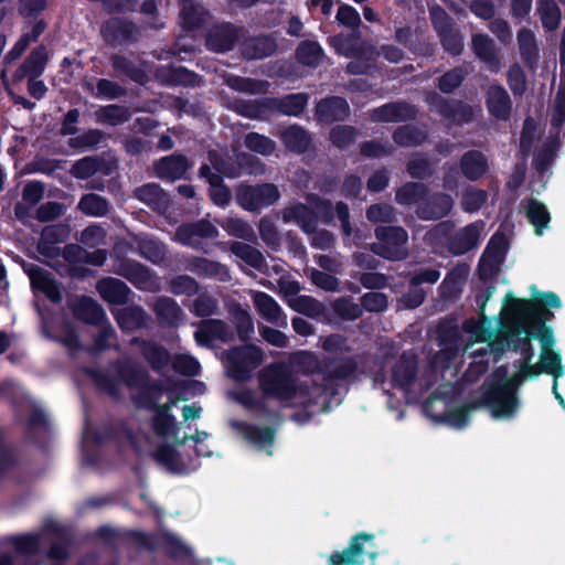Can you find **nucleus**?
I'll return each mask as SVG.
<instances>
[{"instance_id":"nucleus-1","label":"nucleus","mask_w":565,"mask_h":565,"mask_svg":"<svg viewBox=\"0 0 565 565\" xmlns=\"http://www.w3.org/2000/svg\"><path fill=\"white\" fill-rule=\"evenodd\" d=\"M561 307L562 301L553 291L539 292L531 299L515 298L512 294L504 298L505 315L515 322L518 333L539 340L542 351L553 350L554 334L546 323L554 318L551 308Z\"/></svg>"},{"instance_id":"nucleus-2","label":"nucleus","mask_w":565,"mask_h":565,"mask_svg":"<svg viewBox=\"0 0 565 565\" xmlns=\"http://www.w3.org/2000/svg\"><path fill=\"white\" fill-rule=\"evenodd\" d=\"M296 363L302 370H316L323 377V384H313L309 391L306 406L319 405L320 411L328 412L332 398L339 393L337 382L352 380L359 373L354 355H327L319 360L313 353L301 351L296 355Z\"/></svg>"},{"instance_id":"nucleus-3","label":"nucleus","mask_w":565,"mask_h":565,"mask_svg":"<svg viewBox=\"0 0 565 565\" xmlns=\"http://www.w3.org/2000/svg\"><path fill=\"white\" fill-rule=\"evenodd\" d=\"M111 366L116 374L115 377L103 370L86 369V373L98 390L107 393L113 398H119V383H122L129 390H134V386L147 388L160 399L163 392L162 385L157 381H151L149 372L139 363L131 360H116L111 363Z\"/></svg>"},{"instance_id":"nucleus-4","label":"nucleus","mask_w":565,"mask_h":565,"mask_svg":"<svg viewBox=\"0 0 565 565\" xmlns=\"http://www.w3.org/2000/svg\"><path fill=\"white\" fill-rule=\"evenodd\" d=\"M310 206L297 202L282 210V221L285 223L295 222L306 234L316 232L319 218L326 225H330L334 220V206L328 199L311 193L307 196Z\"/></svg>"},{"instance_id":"nucleus-5","label":"nucleus","mask_w":565,"mask_h":565,"mask_svg":"<svg viewBox=\"0 0 565 565\" xmlns=\"http://www.w3.org/2000/svg\"><path fill=\"white\" fill-rule=\"evenodd\" d=\"M258 385L266 398L279 402L294 399L298 392L297 379L285 362H273L258 374Z\"/></svg>"},{"instance_id":"nucleus-6","label":"nucleus","mask_w":565,"mask_h":565,"mask_svg":"<svg viewBox=\"0 0 565 565\" xmlns=\"http://www.w3.org/2000/svg\"><path fill=\"white\" fill-rule=\"evenodd\" d=\"M227 374L235 382H247L263 363V350L252 343L235 345L225 353Z\"/></svg>"},{"instance_id":"nucleus-7","label":"nucleus","mask_w":565,"mask_h":565,"mask_svg":"<svg viewBox=\"0 0 565 565\" xmlns=\"http://www.w3.org/2000/svg\"><path fill=\"white\" fill-rule=\"evenodd\" d=\"M476 399L463 404L454 409H446V399L437 392H433L423 404V409L436 423L447 424L454 428H465L470 419V412L478 409L475 407Z\"/></svg>"},{"instance_id":"nucleus-8","label":"nucleus","mask_w":565,"mask_h":565,"mask_svg":"<svg viewBox=\"0 0 565 565\" xmlns=\"http://www.w3.org/2000/svg\"><path fill=\"white\" fill-rule=\"evenodd\" d=\"M374 234L379 239L371 246L375 255L387 260H403L408 256V234L402 226H377Z\"/></svg>"},{"instance_id":"nucleus-9","label":"nucleus","mask_w":565,"mask_h":565,"mask_svg":"<svg viewBox=\"0 0 565 565\" xmlns=\"http://www.w3.org/2000/svg\"><path fill=\"white\" fill-rule=\"evenodd\" d=\"M235 199L243 210L259 212L263 207L274 205L280 199V192L274 183H242L236 186Z\"/></svg>"},{"instance_id":"nucleus-10","label":"nucleus","mask_w":565,"mask_h":565,"mask_svg":"<svg viewBox=\"0 0 565 565\" xmlns=\"http://www.w3.org/2000/svg\"><path fill=\"white\" fill-rule=\"evenodd\" d=\"M520 405L518 394L504 391L495 383H491L476 399L475 407H486L493 418H512Z\"/></svg>"},{"instance_id":"nucleus-11","label":"nucleus","mask_w":565,"mask_h":565,"mask_svg":"<svg viewBox=\"0 0 565 565\" xmlns=\"http://www.w3.org/2000/svg\"><path fill=\"white\" fill-rule=\"evenodd\" d=\"M425 102L446 120L468 124L473 119L472 107L462 100H450L436 92H429L425 96Z\"/></svg>"},{"instance_id":"nucleus-12","label":"nucleus","mask_w":565,"mask_h":565,"mask_svg":"<svg viewBox=\"0 0 565 565\" xmlns=\"http://www.w3.org/2000/svg\"><path fill=\"white\" fill-rule=\"evenodd\" d=\"M418 374V355L408 350L403 351L391 370V385L408 392L415 384Z\"/></svg>"},{"instance_id":"nucleus-13","label":"nucleus","mask_w":565,"mask_h":565,"mask_svg":"<svg viewBox=\"0 0 565 565\" xmlns=\"http://www.w3.org/2000/svg\"><path fill=\"white\" fill-rule=\"evenodd\" d=\"M455 205L452 196L441 191L431 192L428 189L423 202H420L415 213L422 221H439L450 214Z\"/></svg>"},{"instance_id":"nucleus-14","label":"nucleus","mask_w":565,"mask_h":565,"mask_svg":"<svg viewBox=\"0 0 565 565\" xmlns=\"http://www.w3.org/2000/svg\"><path fill=\"white\" fill-rule=\"evenodd\" d=\"M100 33L107 44L118 46L137 42L140 32L131 20L117 17L105 21Z\"/></svg>"},{"instance_id":"nucleus-15","label":"nucleus","mask_w":565,"mask_h":565,"mask_svg":"<svg viewBox=\"0 0 565 565\" xmlns=\"http://www.w3.org/2000/svg\"><path fill=\"white\" fill-rule=\"evenodd\" d=\"M23 270L30 278L32 289L43 292L53 303L63 300L61 286L50 271L31 263L23 264Z\"/></svg>"},{"instance_id":"nucleus-16","label":"nucleus","mask_w":565,"mask_h":565,"mask_svg":"<svg viewBox=\"0 0 565 565\" xmlns=\"http://www.w3.org/2000/svg\"><path fill=\"white\" fill-rule=\"evenodd\" d=\"M374 539L375 535L372 533H358L351 539L348 547L330 555L329 565H362L364 556L367 554L365 544L373 542Z\"/></svg>"},{"instance_id":"nucleus-17","label":"nucleus","mask_w":565,"mask_h":565,"mask_svg":"<svg viewBox=\"0 0 565 565\" xmlns=\"http://www.w3.org/2000/svg\"><path fill=\"white\" fill-rule=\"evenodd\" d=\"M349 115V103L341 96H327L321 98L315 108L316 119L318 122L326 125L344 121Z\"/></svg>"},{"instance_id":"nucleus-18","label":"nucleus","mask_w":565,"mask_h":565,"mask_svg":"<svg viewBox=\"0 0 565 565\" xmlns=\"http://www.w3.org/2000/svg\"><path fill=\"white\" fill-rule=\"evenodd\" d=\"M238 38V29L230 22H224L213 25L207 31L205 46L210 51L225 53L234 49Z\"/></svg>"},{"instance_id":"nucleus-19","label":"nucleus","mask_w":565,"mask_h":565,"mask_svg":"<svg viewBox=\"0 0 565 565\" xmlns=\"http://www.w3.org/2000/svg\"><path fill=\"white\" fill-rule=\"evenodd\" d=\"M486 107L497 120H508L512 113V99L501 84H491L486 92Z\"/></svg>"},{"instance_id":"nucleus-20","label":"nucleus","mask_w":565,"mask_h":565,"mask_svg":"<svg viewBox=\"0 0 565 565\" xmlns=\"http://www.w3.org/2000/svg\"><path fill=\"white\" fill-rule=\"evenodd\" d=\"M186 269L201 278L215 279L226 282L231 279L230 269L226 265L201 256H192L188 259Z\"/></svg>"},{"instance_id":"nucleus-21","label":"nucleus","mask_w":565,"mask_h":565,"mask_svg":"<svg viewBox=\"0 0 565 565\" xmlns=\"http://www.w3.org/2000/svg\"><path fill=\"white\" fill-rule=\"evenodd\" d=\"M199 177L210 184L209 198L218 207L227 206L232 201L231 189L224 183L223 177L212 172L207 163L199 169Z\"/></svg>"},{"instance_id":"nucleus-22","label":"nucleus","mask_w":565,"mask_h":565,"mask_svg":"<svg viewBox=\"0 0 565 565\" xmlns=\"http://www.w3.org/2000/svg\"><path fill=\"white\" fill-rule=\"evenodd\" d=\"M207 158L212 167L217 171L216 174L225 175L227 178H235L239 175L241 167L253 166L255 161H258V159L250 153L239 152L236 156V162H234L231 159L224 158L215 150L209 151Z\"/></svg>"},{"instance_id":"nucleus-23","label":"nucleus","mask_w":565,"mask_h":565,"mask_svg":"<svg viewBox=\"0 0 565 565\" xmlns=\"http://www.w3.org/2000/svg\"><path fill=\"white\" fill-rule=\"evenodd\" d=\"M191 163L184 154L162 157L154 163L156 175L161 180L175 181L184 177Z\"/></svg>"},{"instance_id":"nucleus-24","label":"nucleus","mask_w":565,"mask_h":565,"mask_svg":"<svg viewBox=\"0 0 565 565\" xmlns=\"http://www.w3.org/2000/svg\"><path fill=\"white\" fill-rule=\"evenodd\" d=\"M459 168L467 180L477 182L489 172V162L482 151L471 149L461 154Z\"/></svg>"},{"instance_id":"nucleus-25","label":"nucleus","mask_w":565,"mask_h":565,"mask_svg":"<svg viewBox=\"0 0 565 565\" xmlns=\"http://www.w3.org/2000/svg\"><path fill=\"white\" fill-rule=\"evenodd\" d=\"M49 54L45 45L34 47L23 63L14 71L13 79L22 81L24 77H40L47 64Z\"/></svg>"},{"instance_id":"nucleus-26","label":"nucleus","mask_w":565,"mask_h":565,"mask_svg":"<svg viewBox=\"0 0 565 565\" xmlns=\"http://www.w3.org/2000/svg\"><path fill=\"white\" fill-rule=\"evenodd\" d=\"M416 31L408 24L396 26L393 39L411 53L424 57H433L435 55V46L429 41H417Z\"/></svg>"},{"instance_id":"nucleus-27","label":"nucleus","mask_w":565,"mask_h":565,"mask_svg":"<svg viewBox=\"0 0 565 565\" xmlns=\"http://www.w3.org/2000/svg\"><path fill=\"white\" fill-rule=\"evenodd\" d=\"M62 257L68 265L89 264L100 267L107 259V250L98 248L94 252H88L81 245L71 243L62 248Z\"/></svg>"},{"instance_id":"nucleus-28","label":"nucleus","mask_w":565,"mask_h":565,"mask_svg":"<svg viewBox=\"0 0 565 565\" xmlns=\"http://www.w3.org/2000/svg\"><path fill=\"white\" fill-rule=\"evenodd\" d=\"M132 343H138L142 358L154 372L166 369L171 362L170 352L162 344L153 340H139L135 338Z\"/></svg>"},{"instance_id":"nucleus-29","label":"nucleus","mask_w":565,"mask_h":565,"mask_svg":"<svg viewBox=\"0 0 565 565\" xmlns=\"http://www.w3.org/2000/svg\"><path fill=\"white\" fill-rule=\"evenodd\" d=\"M480 241V228L476 223H471L459 230L452 235L447 248L455 256L463 255L476 248Z\"/></svg>"},{"instance_id":"nucleus-30","label":"nucleus","mask_w":565,"mask_h":565,"mask_svg":"<svg viewBox=\"0 0 565 565\" xmlns=\"http://www.w3.org/2000/svg\"><path fill=\"white\" fill-rule=\"evenodd\" d=\"M279 138L286 150L303 154L312 143L311 134L298 124L290 125L279 132Z\"/></svg>"},{"instance_id":"nucleus-31","label":"nucleus","mask_w":565,"mask_h":565,"mask_svg":"<svg viewBox=\"0 0 565 565\" xmlns=\"http://www.w3.org/2000/svg\"><path fill=\"white\" fill-rule=\"evenodd\" d=\"M72 312L74 317L90 326H100L107 322V316L102 307L94 298L83 296L73 307Z\"/></svg>"},{"instance_id":"nucleus-32","label":"nucleus","mask_w":565,"mask_h":565,"mask_svg":"<svg viewBox=\"0 0 565 565\" xmlns=\"http://www.w3.org/2000/svg\"><path fill=\"white\" fill-rule=\"evenodd\" d=\"M96 287L100 297L110 305L122 306L129 301L131 290L118 278L105 277L97 282Z\"/></svg>"},{"instance_id":"nucleus-33","label":"nucleus","mask_w":565,"mask_h":565,"mask_svg":"<svg viewBox=\"0 0 565 565\" xmlns=\"http://www.w3.org/2000/svg\"><path fill=\"white\" fill-rule=\"evenodd\" d=\"M471 49L476 57L487 64L491 71L498 70L500 64L499 53L494 41L488 34H472Z\"/></svg>"},{"instance_id":"nucleus-34","label":"nucleus","mask_w":565,"mask_h":565,"mask_svg":"<svg viewBox=\"0 0 565 565\" xmlns=\"http://www.w3.org/2000/svg\"><path fill=\"white\" fill-rule=\"evenodd\" d=\"M308 95L305 93H291L282 97H266L270 104L271 111L286 116L299 117L308 104Z\"/></svg>"},{"instance_id":"nucleus-35","label":"nucleus","mask_w":565,"mask_h":565,"mask_svg":"<svg viewBox=\"0 0 565 565\" xmlns=\"http://www.w3.org/2000/svg\"><path fill=\"white\" fill-rule=\"evenodd\" d=\"M468 275V265L458 264L452 267L438 287L440 297L444 299H455L459 297Z\"/></svg>"},{"instance_id":"nucleus-36","label":"nucleus","mask_w":565,"mask_h":565,"mask_svg":"<svg viewBox=\"0 0 565 565\" xmlns=\"http://www.w3.org/2000/svg\"><path fill=\"white\" fill-rule=\"evenodd\" d=\"M277 44L269 35H259L246 39L241 44V52L246 60H263L273 55Z\"/></svg>"},{"instance_id":"nucleus-37","label":"nucleus","mask_w":565,"mask_h":565,"mask_svg":"<svg viewBox=\"0 0 565 565\" xmlns=\"http://www.w3.org/2000/svg\"><path fill=\"white\" fill-rule=\"evenodd\" d=\"M115 320L122 332H132L147 328L149 316L141 306H130L119 309Z\"/></svg>"},{"instance_id":"nucleus-38","label":"nucleus","mask_w":565,"mask_h":565,"mask_svg":"<svg viewBox=\"0 0 565 565\" xmlns=\"http://www.w3.org/2000/svg\"><path fill=\"white\" fill-rule=\"evenodd\" d=\"M153 312L161 326L178 327L184 313L178 302L167 296H160L153 303Z\"/></svg>"},{"instance_id":"nucleus-39","label":"nucleus","mask_w":565,"mask_h":565,"mask_svg":"<svg viewBox=\"0 0 565 565\" xmlns=\"http://www.w3.org/2000/svg\"><path fill=\"white\" fill-rule=\"evenodd\" d=\"M360 32L354 30L351 33H338L328 38L330 47L334 50L338 55L353 58L362 55V47L359 43Z\"/></svg>"},{"instance_id":"nucleus-40","label":"nucleus","mask_w":565,"mask_h":565,"mask_svg":"<svg viewBox=\"0 0 565 565\" xmlns=\"http://www.w3.org/2000/svg\"><path fill=\"white\" fill-rule=\"evenodd\" d=\"M159 548L172 561H185L192 556V550L178 535L169 531L159 533Z\"/></svg>"},{"instance_id":"nucleus-41","label":"nucleus","mask_w":565,"mask_h":565,"mask_svg":"<svg viewBox=\"0 0 565 565\" xmlns=\"http://www.w3.org/2000/svg\"><path fill=\"white\" fill-rule=\"evenodd\" d=\"M295 57L300 65L316 68L322 64L326 53L318 41L303 40L298 43Z\"/></svg>"},{"instance_id":"nucleus-42","label":"nucleus","mask_w":565,"mask_h":565,"mask_svg":"<svg viewBox=\"0 0 565 565\" xmlns=\"http://www.w3.org/2000/svg\"><path fill=\"white\" fill-rule=\"evenodd\" d=\"M110 65L116 73L125 75L136 84L145 85L148 82L145 68L125 55L113 54L110 56Z\"/></svg>"},{"instance_id":"nucleus-43","label":"nucleus","mask_w":565,"mask_h":565,"mask_svg":"<svg viewBox=\"0 0 565 565\" xmlns=\"http://www.w3.org/2000/svg\"><path fill=\"white\" fill-rule=\"evenodd\" d=\"M119 274L138 289H146L152 279L151 270L143 264L127 259L120 265Z\"/></svg>"},{"instance_id":"nucleus-44","label":"nucleus","mask_w":565,"mask_h":565,"mask_svg":"<svg viewBox=\"0 0 565 565\" xmlns=\"http://www.w3.org/2000/svg\"><path fill=\"white\" fill-rule=\"evenodd\" d=\"M106 161L99 156H86L76 160L71 169L70 173L77 180H87L92 178L98 171H103L105 174L109 173L108 169H105Z\"/></svg>"},{"instance_id":"nucleus-45","label":"nucleus","mask_w":565,"mask_h":565,"mask_svg":"<svg viewBox=\"0 0 565 565\" xmlns=\"http://www.w3.org/2000/svg\"><path fill=\"white\" fill-rule=\"evenodd\" d=\"M428 185L419 181H407L395 191V201L399 205H418L428 192Z\"/></svg>"},{"instance_id":"nucleus-46","label":"nucleus","mask_w":565,"mask_h":565,"mask_svg":"<svg viewBox=\"0 0 565 565\" xmlns=\"http://www.w3.org/2000/svg\"><path fill=\"white\" fill-rule=\"evenodd\" d=\"M135 198L152 210L166 209L168 204V195L157 183H146L138 186L135 190Z\"/></svg>"},{"instance_id":"nucleus-47","label":"nucleus","mask_w":565,"mask_h":565,"mask_svg":"<svg viewBox=\"0 0 565 565\" xmlns=\"http://www.w3.org/2000/svg\"><path fill=\"white\" fill-rule=\"evenodd\" d=\"M95 118L96 121L102 125H109L116 127L129 121L131 118V113L129 108L126 106L118 104H109L100 106L95 111Z\"/></svg>"},{"instance_id":"nucleus-48","label":"nucleus","mask_w":565,"mask_h":565,"mask_svg":"<svg viewBox=\"0 0 565 565\" xmlns=\"http://www.w3.org/2000/svg\"><path fill=\"white\" fill-rule=\"evenodd\" d=\"M154 460L172 473H184L188 471L180 452L171 445H160L154 454Z\"/></svg>"},{"instance_id":"nucleus-49","label":"nucleus","mask_w":565,"mask_h":565,"mask_svg":"<svg viewBox=\"0 0 565 565\" xmlns=\"http://www.w3.org/2000/svg\"><path fill=\"white\" fill-rule=\"evenodd\" d=\"M154 460L172 473H184L188 471L180 452L171 445H160L154 454Z\"/></svg>"},{"instance_id":"nucleus-50","label":"nucleus","mask_w":565,"mask_h":565,"mask_svg":"<svg viewBox=\"0 0 565 565\" xmlns=\"http://www.w3.org/2000/svg\"><path fill=\"white\" fill-rule=\"evenodd\" d=\"M154 460L172 473H184L188 471L180 452L171 445H160L154 454Z\"/></svg>"},{"instance_id":"nucleus-51","label":"nucleus","mask_w":565,"mask_h":565,"mask_svg":"<svg viewBox=\"0 0 565 565\" xmlns=\"http://www.w3.org/2000/svg\"><path fill=\"white\" fill-rule=\"evenodd\" d=\"M518 44L523 63L533 68L539 58V49L534 33L526 28H521L518 32Z\"/></svg>"},{"instance_id":"nucleus-52","label":"nucleus","mask_w":565,"mask_h":565,"mask_svg":"<svg viewBox=\"0 0 565 565\" xmlns=\"http://www.w3.org/2000/svg\"><path fill=\"white\" fill-rule=\"evenodd\" d=\"M230 250L237 258L257 270H262L263 267L266 266V259L262 252L247 243L232 242Z\"/></svg>"},{"instance_id":"nucleus-53","label":"nucleus","mask_w":565,"mask_h":565,"mask_svg":"<svg viewBox=\"0 0 565 565\" xmlns=\"http://www.w3.org/2000/svg\"><path fill=\"white\" fill-rule=\"evenodd\" d=\"M427 132L414 125L398 126L392 135L394 142L399 147H417L427 140Z\"/></svg>"},{"instance_id":"nucleus-54","label":"nucleus","mask_w":565,"mask_h":565,"mask_svg":"<svg viewBox=\"0 0 565 565\" xmlns=\"http://www.w3.org/2000/svg\"><path fill=\"white\" fill-rule=\"evenodd\" d=\"M209 15L207 10L203 7L190 3L185 4L180 12V24L186 32L201 29Z\"/></svg>"},{"instance_id":"nucleus-55","label":"nucleus","mask_w":565,"mask_h":565,"mask_svg":"<svg viewBox=\"0 0 565 565\" xmlns=\"http://www.w3.org/2000/svg\"><path fill=\"white\" fill-rule=\"evenodd\" d=\"M527 221L534 226L535 234L542 235L551 222V214L544 203L536 199H530L525 207Z\"/></svg>"},{"instance_id":"nucleus-56","label":"nucleus","mask_w":565,"mask_h":565,"mask_svg":"<svg viewBox=\"0 0 565 565\" xmlns=\"http://www.w3.org/2000/svg\"><path fill=\"white\" fill-rule=\"evenodd\" d=\"M469 75L466 66H455L436 79V86L443 94H452L458 89Z\"/></svg>"},{"instance_id":"nucleus-57","label":"nucleus","mask_w":565,"mask_h":565,"mask_svg":"<svg viewBox=\"0 0 565 565\" xmlns=\"http://www.w3.org/2000/svg\"><path fill=\"white\" fill-rule=\"evenodd\" d=\"M406 172L412 179L428 180L435 172V163L430 161L425 154L416 153L406 162Z\"/></svg>"},{"instance_id":"nucleus-58","label":"nucleus","mask_w":565,"mask_h":565,"mask_svg":"<svg viewBox=\"0 0 565 565\" xmlns=\"http://www.w3.org/2000/svg\"><path fill=\"white\" fill-rule=\"evenodd\" d=\"M254 303L259 315L271 323H277L282 309L270 295L259 291L254 296Z\"/></svg>"},{"instance_id":"nucleus-59","label":"nucleus","mask_w":565,"mask_h":565,"mask_svg":"<svg viewBox=\"0 0 565 565\" xmlns=\"http://www.w3.org/2000/svg\"><path fill=\"white\" fill-rule=\"evenodd\" d=\"M178 235L184 239L192 237L214 238L218 235V231L209 220L202 218L194 223L180 225L178 227Z\"/></svg>"},{"instance_id":"nucleus-60","label":"nucleus","mask_w":565,"mask_h":565,"mask_svg":"<svg viewBox=\"0 0 565 565\" xmlns=\"http://www.w3.org/2000/svg\"><path fill=\"white\" fill-rule=\"evenodd\" d=\"M47 24L43 19L38 20L30 32H25L20 36L13 47L9 51L8 55L13 60L20 57L29 47L31 42H36L39 40Z\"/></svg>"},{"instance_id":"nucleus-61","label":"nucleus","mask_w":565,"mask_h":565,"mask_svg":"<svg viewBox=\"0 0 565 565\" xmlns=\"http://www.w3.org/2000/svg\"><path fill=\"white\" fill-rule=\"evenodd\" d=\"M166 83L170 86L194 87L199 84V75L184 66H171L164 76Z\"/></svg>"},{"instance_id":"nucleus-62","label":"nucleus","mask_w":565,"mask_h":565,"mask_svg":"<svg viewBox=\"0 0 565 565\" xmlns=\"http://www.w3.org/2000/svg\"><path fill=\"white\" fill-rule=\"evenodd\" d=\"M78 209L86 215L100 217L109 212V202L104 196L88 193L81 198Z\"/></svg>"},{"instance_id":"nucleus-63","label":"nucleus","mask_w":565,"mask_h":565,"mask_svg":"<svg viewBox=\"0 0 565 565\" xmlns=\"http://www.w3.org/2000/svg\"><path fill=\"white\" fill-rule=\"evenodd\" d=\"M244 146L248 150L264 157L271 156L277 148V145L273 139L255 131L245 135Z\"/></svg>"},{"instance_id":"nucleus-64","label":"nucleus","mask_w":565,"mask_h":565,"mask_svg":"<svg viewBox=\"0 0 565 565\" xmlns=\"http://www.w3.org/2000/svg\"><path fill=\"white\" fill-rule=\"evenodd\" d=\"M358 134L353 126L337 125L330 129L329 140L335 148L344 150L355 142Z\"/></svg>"}]
</instances>
